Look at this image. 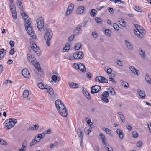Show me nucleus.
<instances>
[{"instance_id": "f257e3e1", "label": "nucleus", "mask_w": 151, "mask_h": 151, "mask_svg": "<svg viewBox=\"0 0 151 151\" xmlns=\"http://www.w3.org/2000/svg\"><path fill=\"white\" fill-rule=\"evenodd\" d=\"M55 105L57 110L60 114L63 116L66 117L68 114L66 108L63 103L60 100L55 101Z\"/></svg>"}, {"instance_id": "f03ea898", "label": "nucleus", "mask_w": 151, "mask_h": 151, "mask_svg": "<svg viewBox=\"0 0 151 151\" xmlns=\"http://www.w3.org/2000/svg\"><path fill=\"white\" fill-rule=\"evenodd\" d=\"M52 36V32L50 29H47L44 35V39L46 40V44L49 46L50 44V40Z\"/></svg>"}, {"instance_id": "7ed1b4c3", "label": "nucleus", "mask_w": 151, "mask_h": 151, "mask_svg": "<svg viewBox=\"0 0 151 151\" xmlns=\"http://www.w3.org/2000/svg\"><path fill=\"white\" fill-rule=\"evenodd\" d=\"M17 122L16 119L13 118H10L7 119L4 122L5 126L7 127V129L12 128Z\"/></svg>"}, {"instance_id": "20e7f679", "label": "nucleus", "mask_w": 151, "mask_h": 151, "mask_svg": "<svg viewBox=\"0 0 151 151\" xmlns=\"http://www.w3.org/2000/svg\"><path fill=\"white\" fill-rule=\"evenodd\" d=\"M37 28L39 30H41L42 29H45L47 28V26L44 25L43 19L42 17L38 18L36 21Z\"/></svg>"}, {"instance_id": "39448f33", "label": "nucleus", "mask_w": 151, "mask_h": 151, "mask_svg": "<svg viewBox=\"0 0 151 151\" xmlns=\"http://www.w3.org/2000/svg\"><path fill=\"white\" fill-rule=\"evenodd\" d=\"M26 23H25V29L27 31L28 33L31 36L34 38V33L32 31V29L30 26V22L29 20L26 21Z\"/></svg>"}, {"instance_id": "423d86ee", "label": "nucleus", "mask_w": 151, "mask_h": 151, "mask_svg": "<svg viewBox=\"0 0 151 151\" xmlns=\"http://www.w3.org/2000/svg\"><path fill=\"white\" fill-rule=\"evenodd\" d=\"M73 66L75 68L78 69L83 72H85L86 69L84 65L81 63H74Z\"/></svg>"}, {"instance_id": "0eeeda50", "label": "nucleus", "mask_w": 151, "mask_h": 151, "mask_svg": "<svg viewBox=\"0 0 151 151\" xmlns=\"http://www.w3.org/2000/svg\"><path fill=\"white\" fill-rule=\"evenodd\" d=\"M109 96V93L106 91L104 92L101 96V99L106 103L109 102L107 97Z\"/></svg>"}, {"instance_id": "6e6552de", "label": "nucleus", "mask_w": 151, "mask_h": 151, "mask_svg": "<svg viewBox=\"0 0 151 151\" xmlns=\"http://www.w3.org/2000/svg\"><path fill=\"white\" fill-rule=\"evenodd\" d=\"M101 89V87L99 85H95L92 86L91 89V93H95L99 92Z\"/></svg>"}, {"instance_id": "1a4fd4ad", "label": "nucleus", "mask_w": 151, "mask_h": 151, "mask_svg": "<svg viewBox=\"0 0 151 151\" xmlns=\"http://www.w3.org/2000/svg\"><path fill=\"white\" fill-rule=\"evenodd\" d=\"M95 80L96 81H98L103 83H108V81L107 79L101 76H98L96 77L95 78Z\"/></svg>"}, {"instance_id": "9d476101", "label": "nucleus", "mask_w": 151, "mask_h": 151, "mask_svg": "<svg viewBox=\"0 0 151 151\" xmlns=\"http://www.w3.org/2000/svg\"><path fill=\"white\" fill-rule=\"evenodd\" d=\"M73 56L75 59H81L83 57V54L81 51L76 52L73 54Z\"/></svg>"}, {"instance_id": "9b49d317", "label": "nucleus", "mask_w": 151, "mask_h": 151, "mask_svg": "<svg viewBox=\"0 0 151 151\" xmlns=\"http://www.w3.org/2000/svg\"><path fill=\"white\" fill-rule=\"evenodd\" d=\"M22 75L26 78H29L30 77L29 72L26 68L24 69L22 71Z\"/></svg>"}, {"instance_id": "f8f14e48", "label": "nucleus", "mask_w": 151, "mask_h": 151, "mask_svg": "<svg viewBox=\"0 0 151 151\" xmlns=\"http://www.w3.org/2000/svg\"><path fill=\"white\" fill-rule=\"evenodd\" d=\"M33 50L36 53L37 55L39 56L40 55V51L39 48L37 47L36 44H33Z\"/></svg>"}, {"instance_id": "ddd939ff", "label": "nucleus", "mask_w": 151, "mask_h": 151, "mask_svg": "<svg viewBox=\"0 0 151 151\" xmlns=\"http://www.w3.org/2000/svg\"><path fill=\"white\" fill-rule=\"evenodd\" d=\"M82 27L81 25L80 24L78 25L74 30L75 35H78Z\"/></svg>"}, {"instance_id": "4468645a", "label": "nucleus", "mask_w": 151, "mask_h": 151, "mask_svg": "<svg viewBox=\"0 0 151 151\" xmlns=\"http://www.w3.org/2000/svg\"><path fill=\"white\" fill-rule=\"evenodd\" d=\"M129 69L134 74L137 75H139V71L137 70L134 67L130 66L129 67Z\"/></svg>"}, {"instance_id": "2eb2a0df", "label": "nucleus", "mask_w": 151, "mask_h": 151, "mask_svg": "<svg viewBox=\"0 0 151 151\" xmlns=\"http://www.w3.org/2000/svg\"><path fill=\"white\" fill-rule=\"evenodd\" d=\"M99 136L102 140V143L104 145H107V143L106 142V138L104 134L102 133H99Z\"/></svg>"}, {"instance_id": "dca6fc26", "label": "nucleus", "mask_w": 151, "mask_h": 151, "mask_svg": "<svg viewBox=\"0 0 151 151\" xmlns=\"http://www.w3.org/2000/svg\"><path fill=\"white\" fill-rule=\"evenodd\" d=\"M22 147L19 150V151H25L27 146V142L26 140L23 141L22 143Z\"/></svg>"}, {"instance_id": "f3484780", "label": "nucleus", "mask_w": 151, "mask_h": 151, "mask_svg": "<svg viewBox=\"0 0 151 151\" xmlns=\"http://www.w3.org/2000/svg\"><path fill=\"white\" fill-rule=\"evenodd\" d=\"M34 71L39 76L42 77L43 76V74L42 71L40 68H37V69H35Z\"/></svg>"}, {"instance_id": "a211bd4d", "label": "nucleus", "mask_w": 151, "mask_h": 151, "mask_svg": "<svg viewBox=\"0 0 151 151\" xmlns=\"http://www.w3.org/2000/svg\"><path fill=\"white\" fill-rule=\"evenodd\" d=\"M126 45L128 49L133 50V47L132 45L128 41L126 40L125 41Z\"/></svg>"}, {"instance_id": "6ab92c4d", "label": "nucleus", "mask_w": 151, "mask_h": 151, "mask_svg": "<svg viewBox=\"0 0 151 151\" xmlns=\"http://www.w3.org/2000/svg\"><path fill=\"white\" fill-rule=\"evenodd\" d=\"M27 57L29 61L32 63H34V62L35 59L34 57H33L32 55L30 54H28L27 55Z\"/></svg>"}, {"instance_id": "aec40b11", "label": "nucleus", "mask_w": 151, "mask_h": 151, "mask_svg": "<svg viewBox=\"0 0 151 151\" xmlns=\"http://www.w3.org/2000/svg\"><path fill=\"white\" fill-rule=\"evenodd\" d=\"M47 88L46 91L48 92L51 95H52L54 94V91L52 88L50 86H46Z\"/></svg>"}, {"instance_id": "412c9836", "label": "nucleus", "mask_w": 151, "mask_h": 151, "mask_svg": "<svg viewBox=\"0 0 151 151\" xmlns=\"http://www.w3.org/2000/svg\"><path fill=\"white\" fill-rule=\"evenodd\" d=\"M68 84L69 86L72 88H76L78 86V84L73 82L68 83Z\"/></svg>"}, {"instance_id": "4be33fe9", "label": "nucleus", "mask_w": 151, "mask_h": 151, "mask_svg": "<svg viewBox=\"0 0 151 151\" xmlns=\"http://www.w3.org/2000/svg\"><path fill=\"white\" fill-rule=\"evenodd\" d=\"M70 46L69 43H67L65 47L63 49V52H66L68 51L69 50Z\"/></svg>"}, {"instance_id": "5701e85b", "label": "nucleus", "mask_w": 151, "mask_h": 151, "mask_svg": "<svg viewBox=\"0 0 151 151\" xmlns=\"http://www.w3.org/2000/svg\"><path fill=\"white\" fill-rule=\"evenodd\" d=\"M137 93L139 94L140 96L142 99H144L145 97V93L144 91L140 90L137 91Z\"/></svg>"}, {"instance_id": "b1692460", "label": "nucleus", "mask_w": 151, "mask_h": 151, "mask_svg": "<svg viewBox=\"0 0 151 151\" xmlns=\"http://www.w3.org/2000/svg\"><path fill=\"white\" fill-rule=\"evenodd\" d=\"M38 86L41 89H47V88L46 86H48L46 85H44L43 84L42 82L39 83L38 84Z\"/></svg>"}, {"instance_id": "393cba45", "label": "nucleus", "mask_w": 151, "mask_h": 151, "mask_svg": "<svg viewBox=\"0 0 151 151\" xmlns=\"http://www.w3.org/2000/svg\"><path fill=\"white\" fill-rule=\"evenodd\" d=\"M121 84L122 86H123L124 87L126 88H128L129 86V84L126 81H124L123 79H122L120 81Z\"/></svg>"}, {"instance_id": "a878e982", "label": "nucleus", "mask_w": 151, "mask_h": 151, "mask_svg": "<svg viewBox=\"0 0 151 151\" xmlns=\"http://www.w3.org/2000/svg\"><path fill=\"white\" fill-rule=\"evenodd\" d=\"M84 9V6H79L77 9V12L79 14H81L83 12Z\"/></svg>"}, {"instance_id": "bb28decb", "label": "nucleus", "mask_w": 151, "mask_h": 151, "mask_svg": "<svg viewBox=\"0 0 151 151\" xmlns=\"http://www.w3.org/2000/svg\"><path fill=\"white\" fill-rule=\"evenodd\" d=\"M45 133H42L41 134H38L37 136V139L38 138H39L37 140V141H39V142L40 139H43L45 137Z\"/></svg>"}, {"instance_id": "cd10ccee", "label": "nucleus", "mask_w": 151, "mask_h": 151, "mask_svg": "<svg viewBox=\"0 0 151 151\" xmlns=\"http://www.w3.org/2000/svg\"><path fill=\"white\" fill-rule=\"evenodd\" d=\"M145 79L148 83L150 84H151V79L149 75L147 74L145 76Z\"/></svg>"}, {"instance_id": "c85d7f7f", "label": "nucleus", "mask_w": 151, "mask_h": 151, "mask_svg": "<svg viewBox=\"0 0 151 151\" xmlns=\"http://www.w3.org/2000/svg\"><path fill=\"white\" fill-rule=\"evenodd\" d=\"M134 33L136 35L140 38H142L143 37V35L142 33L137 30L135 31L134 32Z\"/></svg>"}, {"instance_id": "c756f323", "label": "nucleus", "mask_w": 151, "mask_h": 151, "mask_svg": "<svg viewBox=\"0 0 151 151\" xmlns=\"http://www.w3.org/2000/svg\"><path fill=\"white\" fill-rule=\"evenodd\" d=\"M17 5L19 6V7L20 9H23V7L22 4L19 0H17Z\"/></svg>"}, {"instance_id": "7c9ffc66", "label": "nucleus", "mask_w": 151, "mask_h": 151, "mask_svg": "<svg viewBox=\"0 0 151 151\" xmlns=\"http://www.w3.org/2000/svg\"><path fill=\"white\" fill-rule=\"evenodd\" d=\"M37 136L35 137V139L33 140L31 142L30 144V146H32L35 144L36 143L39 142V141H37Z\"/></svg>"}, {"instance_id": "2f4dec72", "label": "nucleus", "mask_w": 151, "mask_h": 151, "mask_svg": "<svg viewBox=\"0 0 151 151\" xmlns=\"http://www.w3.org/2000/svg\"><path fill=\"white\" fill-rule=\"evenodd\" d=\"M106 35L108 36H110L111 35V31L109 29H106L105 30Z\"/></svg>"}, {"instance_id": "473e14b6", "label": "nucleus", "mask_w": 151, "mask_h": 151, "mask_svg": "<svg viewBox=\"0 0 151 151\" xmlns=\"http://www.w3.org/2000/svg\"><path fill=\"white\" fill-rule=\"evenodd\" d=\"M25 15H24V17L23 16V15L22 16V17L24 20L25 23H26L27 22L26 21H27V20H29V21H30L29 19H31L29 18V16L28 15H27L26 14H25Z\"/></svg>"}, {"instance_id": "72a5a7b5", "label": "nucleus", "mask_w": 151, "mask_h": 151, "mask_svg": "<svg viewBox=\"0 0 151 151\" xmlns=\"http://www.w3.org/2000/svg\"><path fill=\"white\" fill-rule=\"evenodd\" d=\"M104 146L106 150L108 151H113L112 148L110 146H109V147H108L109 145H108V144L106 145H104Z\"/></svg>"}, {"instance_id": "f704fd0d", "label": "nucleus", "mask_w": 151, "mask_h": 151, "mask_svg": "<svg viewBox=\"0 0 151 151\" xmlns=\"http://www.w3.org/2000/svg\"><path fill=\"white\" fill-rule=\"evenodd\" d=\"M97 12L96 10L92 9L91 11L90 14L91 16L94 17Z\"/></svg>"}, {"instance_id": "c9c22d12", "label": "nucleus", "mask_w": 151, "mask_h": 151, "mask_svg": "<svg viewBox=\"0 0 151 151\" xmlns=\"http://www.w3.org/2000/svg\"><path fill=\"white\" fill-rule=\"evenodd\" d=\"M74 5L72 3L70 4L68 6L67 10H70V11H72L73 9Z\"/></svg>"}, {"instance_id": "e433bc0d", "label": "nucleus", "mask_w": 151, "mask_h": 151, "mask_svg": "<svg viewBox=\"0 0 151 151\" xmlns=\"http://www.w3.org/2000/svg\"><path fill=\"white\" fill-rule=\"evenodd\" d=\"M29 94V93L28 90H25L23 92V96L24 98H26L28 97Z\"/></svg>"}, {"instance_id": "4c0bfd02", "label": "nucleus", "mask_w": 151, "mask_h": 151, "mask_svg": "<svg viewBox=\"0 0 151 151\" xmlns=\"http://www.w3.org/2000/svg\"><path fill=\"white\" fill-rule=\"evenodd\" d=\"M82 132L80 129H78L77 130V134L79 137L83 138V136L82 135Z\"/></svg>"}, {"instance_id": "58836bf2", "label": "nucleus", "mask_w": 151, "mask_h": 151, "mask_svg": "<svg viewBox=\"0 0 151 151\" xmlns=\"http://www.w3.org/2000/svg\"><path fill=\"white\" fill-rule=\"evenodd\" d=\"M83 93L84 95H85V96L87 99H90L91 98L90 95L88 92L86 91H83Z\"/></svg>"}, {"instance_id": "ea45409f", "label": "nucleus", "mask_w": 151, "mask_h": 151, "mask_svg": "<svg viewBox=\"0 0 151 151\" xmlns=\"http://www.w3.org/2000/svg\"><path fill=\"white\" fill-rule=\"evenodd\" d=\"M119 24L122 26H124L126 24V22L122 19H121L120 20H119Z\"/></svg>"}, {"instance_id": "a19ab883", "label": "nucleus", "mask_w": 151, "mask_h": 151, "mask_svg": "<svg viewBox=\"0 0 151 151\" xmlns=\"http://www.w3.org/2000/svg\"><path fill=\"white\" fill-rule=\"evenodd\" d=\"M139 52L142 58L145 59V56L144 51H143V50H141Z\"/></svg>"}, {"instance_id": "79ce46f5", "label": "nucleus", "mask_w": 151, "mask_h": 151, "mask_svg": "<svg viewBox=\"0 0 151 151\" xmlns=\"http://www.w3.org/2000/svg\"><path fill=\"white\" fill-rule=\"evenodd\" d=\"M81 43H78L76 44L75 47V49L76 50H79L81 46Z\"/></svg>"}, {"instance_id": "37998d69", "label": "nucleus", "mask_w": 151, "mask_h": 151, "mask_svg": "<svg viewBox=\"0 0 151 151\" xmlns=\"http://www.w3.org/2000/svg\"><path fill=\"white\" fill-rule=\"evenodd\" d=\"M103 129L106 132L109 134H111V130L108 128H104Z\"/></svg>"}, {"instance_id": "c03bdc74", "label": "nucleus", "mask_w": 151, "mask_h": 151, "mask_svg": "<svg viewBox=\"0 0 151 151\" xmlns=\"http://www.w3.org/2000/svg\"><path fill=\"white\" fill-rule=\"evenodd\" d=\"M95 20L97 23H102V20L100 18L96 17L95 18Z\"/></svg>"}, {"instance_id": "a18cd8bd", "label": "nucleus", "mask_w": 151, "mask_h": 151, "mask_svg": "<svg viewBox=\"0 0 151 151\" xmlns=\"http://www.w3.org/2000/svg\"><path fill=\"white\" fill-rule=\"evenodd\" d=\"M113 27L114 29L116 30H119V27L118 25L116 23H114L113 24Z\"/></svg>"}, {"instance_id": "49530a36", "label": "nucleus", "mask_w": 151, "mask_h": 151, "mask_svg": "<svg viewBox=\"0 0 151 151\" xmlns=\"http://www.w3.org/2000/svg\"><path fill=\"white\" fill-rule=\"evenodd\" d=\"M0 144L4 145H7V143L5 141L1 139H0Z\"/></svg>"}, {"instance_id": "de8ad7c7", "label": "nucleus", "mask_w": 151, "mask_h": 151, "mask_svg": "<svg viewBox=\"0 0 151 151\" xmlns=\"http://www.w3.org/2000/svg\"><path fill=\"white\" fill-rule=\"evenodd\" d=\"M39 127V125L38 124L37 125H35L33 126H32L31 128V129L32 130H35V129H37Z\"/></svg>"}, {"instance_id": "09e8293b", "label": "nucleus", "mask_w": 151, "mask_h": 151, "mask_svg": "<svg viewBox=\"0 0 151 151\" xmlns=\"http://www.w3.org/2000/svg\"><path fill=\"white\" fill-rule=\"evenodd\" d=\"M112 71V69L109 67H107L106 72L108 74H111Z\"/></svg>"}, {"instance_id": "8fccbe9b", "label": "nucleus", "mask_w": 151, "mask_h": 151, "mask_svg": "<svg viewBox=\"0 0 151 151\" xmlns=\"http://www.w3.org/2000/svg\"><path fill=\"white\" fill-rule=\"evenodd\" d=\"M109 89L110 90L109 92L111 93V94H112L113 95H114L115 94V92L114 91V89H113V88H109Z\"/></svg>"}, {"instance_id": "3c124183", "label": "nucleus", "mask_w": 151, "mask_h": 151, "mask_svg": "<svg viewBox=\"0 0 151 151\" xmlns=\"http://www.w3.org/2000/svg\"><path fill=\"white\" fill-rule=\"evenodd\" d=\"M132 135L134 137L137 138L138 137V134L137 132H132Z\"/></svg>"}, {"instance_id": "603ef678", "label": "nucleus", "mask_w": 151, "mask_h": 151, "mask_svg": "<svg viewBox=\"0 0 151 151\" xmlns=\"http://www.w3.org/2000/svg\"><path fill=\"white\" fill-rule=\"evenodd\" d=\"M134 9L135 10L139 12H142V9L138 7L135 6Z\"/></svg>"}, {"instance_id": "864d4df0", "label": "nucleus", "mask_w": 151, "mask_h": 151, "mask_svg": "<svg viewBox=\"0 0 151 151\" xmlns=\"http://www.w3.org/2000/svg\"><path fill=\"white\" fill-rule=\"evenodd\" d=\"M137 30L139 31L142 33H143L144 32V29L142 27H141L140 26H139L138 28L137 29Z\"/></svg>"}, {"instance_id": "5fc2aeb1", "label": "nucleus", "mask_w": 151, "mask_h": 151, "mask_svg": "<svg viewBox=\"0 0 151 151\" xmlns=\"http://www.w3.org/2000/svg\"><path fill=\"white\" fill-rule=\"evenodd\" d=\"M10 8L11 11L13 10H16L14 4L11 5L10 6Z\"/></svg>"}, {"instance_id": "6e6d98bb", "label": "nucleus", "mask_w": 151, "mask_h": 151, "mask_svg": "<svg viewBox=\"0 0 151 151\" xmlns=\"http://www.w3.org/2000/svg\"><path fill=\"white\" fill-rule=\"evenodd\" d=\"M92 35L95 38L97 37L98 36V35L96 32L95 31H93L92 32Z\"/></svg>"}, {"instance_id": "4d7b16f0", "label": "nucleus", "mask_w": 151, "mask_h": 151, "mask_svg": "<svg viewBox=\"0 0 151 151\" xmlns=\"http://www.w3.org/2000/svg\"><path fill=\"white\" fill-rule=\"evenodd\" d=\"M116 62H117V64L118 65H119L121 66H122V65H123L122 63L121 60H120L117 59V60H116Z\"/></svg>"}, {"instance_id": "13d9d810", "label": "nucleus", "mask_w": 151, "mask_h": 151, "mask_svg": "<svg viewBox=\"0 0 151 151\" xmlns=\"http://www.w3.org/2000/svg\"><path fill=\"white\" fill-rule=\"evenodd\" d=\"M6 50L4 49H2L0 50V54H6Z\"/></svg>"}, {"instance_id": "bf43d9fd", "label": "nucleus", "mask_w": 151, "mask_h": 151, "mask_svg": "<svg viewBox=\"0 0 151 151\" xmlns=\"http://www.w3.org/2000/svg\"><path fill=\"white\" fill-rule=\"evenodd\" d=\"M35 67V69H37V68H40V65L38 62L35 63V64L34 65Z\"/></svg>"}, {"instance_id": "052dcab7", "label": "nucleus", "mask_w": 151, "mask_h": 151, "mask_svg": "<svg viewBox=\"0 0 151 151\" xmlns=\"http://www.w3.org/2000/svg\"><path fill=\"white\" fill-rule=\"evenodd\" d=\"M142 142L141 141H138L137 143V147H140L142 146Z\"/></svg>"}, {"instance_id": "680f3d73", "label": "nucleus", "mask_w": 151, "mask_h": 151, "mask_svg": "<svg viewBox=\"0 0 151 151\" xmlns=\"http://www.w3.org/2000/svg\"><path fill=\"white\" fill-rule=\"evenodd\" d=\"M51 129H49L45 131L44 133H45V134H49L51 133Z\"/></svg>"}, {"instance_id": "e2e57ef3", "label": "nucleus", "mask_w": 151, "mask_h": 151, "mask_svg": "<svg viewBox=\"0 0 151 151\" xmlns=\"http://www.w3.org/2000/svg\"><path fill=\"white\" fill-rule=\"evenodd\" d=\"M74 38V35H70L68 38V41H72Z\"/></svg>"}, {"instance_id": "0e129e2a", "label": "nucleus", "mask_w": 151, "mask_h": 151, "mask_svg": "<svg viewBox=\"0 0 151 151\" xmlns=\"http://www.w3.org/2000/svg\"><path fill=\"white\" fill-rule=\"evenodd\" d=\"M120 119L122 121V122L123 123L125 121H124V115H122V116H120Z\"/></svg>"}, {"instance_id": "69168bd1", "label": "nucleus", "mask_w": 151, "mask_h": 151, "mask_svg": "<svg viewBox=\"0 0 151 151\" xmlns=\"http://www.w3.org/2000/svg\"><path fill=\"white\" fill-rule=\"evenodd\" d=\"M52 79L54 81H56L57 80V78L55 75H53L52 76Z\"/></svg>"}, {"instance_id": "338daca9", "label": "nucleus", "mask_w": 151, "mask_h": 151, "mask_svg": "<svg viewBox=\"0 0 151 151\" xmlns=\"http://www.w3.org/2000/svg\"><path fill=\"white\" fill-rule=\"evenodd\" d=\"M9 44L12 48L14 46V42L12 40H10L9 42Z\"/></svg>"}, {"instance_id": "774afa93", "label": "nucleus", "mask_w": 151, "mask_h": 151, "mask_svg": "<svg viewBox=\"0 0 151 151\" xmlns=\"http://www.w3.org/2000/svg\"><path fill=\"white\" fill-rule=\"evenodd\" d=\"M108 10L111 14H113L114 12V11H113V9L112 8H111V7L108 8Z\"/></svg>"}]
</instances>
